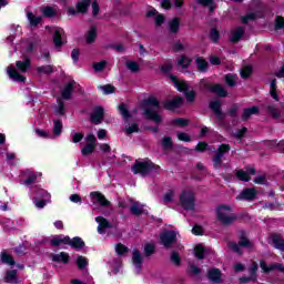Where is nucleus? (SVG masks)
<instances>
[{
  "mask_svg": "<svg viewBox=\"0 0 284 284\" xmlns=\"http://www.w3.org/2000/svg\"><path fill=\"white\" fill-rule=\"evenodd\" d=\"M16 68L13 65H10L7 69L8 77L12 79L16 83H26V77L19 72L24 73L30 70V59L26 58L23 61H17Z\"/></svg>",
  "mask_w": 284,
  "mask_h": 284,
  "instance_id": "nucleus-1",
  "label": "nucleus"
},
{
  "mask_svg": "<svg viewBox=\"0 0 284 284\" xmlns=\"http://www.w3.org/2000/svg\"><path fill=\"white\" fill-rule=\"evenodd\" d=\"M144 108L146 119H150V121H153L154 123H161L163 121V118L156 112V110H159V100L156 98L151 95L144 100Z\"/></svg>",
  "mask_w": 284,
  "mask_h": 284,
  "instance_id": "nucleus-2",
  "label": "nucleus"
},
{
  "mask_svg": "<svg viewBox=\"0 0 284 284\" xmlns=\"http://www.w3.org/2000/svg\"><path fill=\"white\" fill-rule=\"evenodd\" d=\"M216 219L222 225H230L234 223L236 216L232 213V207L227 205H220L216 209Z\"/></svg>",
  "mask_w": 284,
  "mask_h": 284,
  "instance_id": "nucleus-3",
  "label": "nucleus"
},
{
  "mask_svg": "<svg viewBox=\"0 0 284 284\" xmlns=\"http://www.w3.org/2000/svg\"><path fill=\"white\" fill-rule=\"evenodd\" d=\"M170 79L178 92H184L187 103H193L196 94L194 93V91H189L190 85H187V82L183 80H178L174 75H170Z\"/></svg>",
  "mask_w": 284,
  "mask_h": 284,
  "instance_id": "nucleus-4",
  "label": "nucleus"
},
{
  "mask_svg": "<svg viewBox=\"0 0 284 284\" xmlns=\"http://www.w3.org/2000/svg\"><path fill=\"white\" fill-rule=\"evenodd\" d=\"M152 170H154V163L150 160H138L132 166L133 174H141L142 176L150 174Z\"/></svg>",
  "mask_w": 284,
  "mask_h": 284,
  "instance_id": "nucleus-5",
  "label": "nucleus"
},
{
  "mask_svg": "<svg viewBox=\"0 0 284 284\" xmlns=\"http://www.w3.org/2000/svg\"><path fill=\"white\" fill-rule=\"evenodd\" d=\"M33 203L38 210H43L50 203V193L43 189H39L33 197Z\"/></svg>",
  "mask_w": 284,
  "mask_h": 284,
  "instance_id": "nucleus-6",
  "label": "nucleus"
},
{
  "mask_svg": "<svg viewBox=\"0 0 284 284\" xmlns=\"http://www.w3.org/2000/svg\"><path fill=\"white\" fill-rule=\"evenodd\" d=\"M243 247H252V243L247 240L244 231L240 232V242L239 244L231 243L230 248L236 254H243Z\"/></svg>",
  "mask_w": 284,
  "mask_h": 284,
  "instance_id": "nucleus-7",
  "label": "nucleus"
},
{
  "mask_svg": "<svg viewBox=\"0 0 284 284\" xmlns=\"http://www.w3.org/2000/svg\"><path fill=\"white\" fill-rule=\"evenodd\" d=\"M180 203L183 210H194V194L190 191H184L180 196Z\"/></svg>",
  "mask_w": 284,
  "mask_h": 284,
  "instance_id": "nucleus-8",
  "label": "nucleus"
},
{
  "mask_svg": "<svg viewBox=\"0 0 284 284\" xmlns=\"http://www.w3.org/2000/svg\"><path fill=\"white\" fill-rule=\"evenodd\" d=\"M51 32H53V43L55 48H61L63 43H65V33L63 29L59 27L51 28Z\"/></svg>",
  "mask_w": 284,
  "mask_h": 284,
  "instance_id": "nucleus-9",
  "label": "nucleus"
},
{
  "mask_svg": "<svg viewBox=\"0 0 284 284\" xmlns=\"http://www.w3.org/2000/svg\"><path fill=\"white\" fill-rule=\"evenodd\" d=\"M161 243L164 245V247H170L174 241H176V232L174 231H165L160 235Z\"/></svg>",
  "mask_w": 284,
  "mask_h": 284,
  "instance_id": "nucleus-10",
  "label": "nucleus"
},
{
  "mask_svg": "<svg viewBox=\"0 0 284 284\" xmlns=\"http://www.w3.org/2000/svg\"><path fill=\"white\" fill-rule=\"evenodd\" d=\"M103 116H105V112L103 111V108L95 106L93 109V112L90 115L91 123H94V125H99L103 121Z\"/></svg>",
  "mask_w": 284,
  "mask_h": 284,
  "instance_id": "nucleus-11",
  "label": "nucleus"
},
{
  "mask_svg": "<svg viewBox=\"0 0 284 284\" xmlns=\"http://www.w3.org/2000/svg\"><path fill=\"white\" fill-rule=\"evenodd\" d=\"M90 1L91 0H84L83 2H78L74 9H68V14L69 17H74V14H77V12H81L82 14H85V12H88V8L90 7Z\"/></svg>",
  "mask_w": 284,
  "mask_h": 284,
  "instance_id": "nucleus-12",
  "label": "nucleus"
},
{
  "mask_svg": "<svg viewBox=\"0 0 284 284\" xmlns=\"http://www.w3.org/2000/svg\"><path fill=\"white\" fill-rule=\"evenodd\" d=\"M254 174H256V170H254V168H250L246 171L244 170L235 171L236 179H239V181H244L245 183H247V181L251 180L250 176H254Z\"/></svg>",
  "mask_w": 284,
  "mask_h": 284,
  "instance_id": "nucleus-13",
  "label": "nucleus"
},
{
  "mask_svg": "<svg viewBox=\"0 0 284 284\" xmlns=\"http://www.w3.org/2000/svg\"><path fill=\"white\" fill-rule=\"evenodd\" d=\"M95 223H98L99 234H105V232L112 227V224L103 216L95 217Z\"/></svg>",
  "mask_w": 284,
  "mask_h": 284,
  "instance_id": "nucleus-14",
  "label": "nucleus"
},
{
  "mask_svg": "<svg viewBox=\"0 0 284 284\" xmlns=\"http://www.w3.org/2000/svg\"><path fill=\"white\" fill-rule=\"evenodd\" d=\"M254 199H256V190L254 189H245L236 196V201H254Z\"/></svg>",
  "mask_w": 284,
  "mask_h": 284,
  "instance_id": "nucleus-15",
  "label": "nucleus"
},
{
  "mask_svg": "<svg viewBox=\"0 0 284 284\" xmlns=\"http://www.w3.org/2000/svg\"><path fill=\"white\" fill-rule=\"evenodd\" d=\"M181 105H183V98L180 97L164 103L165 110H169L170 112H176Z\"/></svg>",
  "mask_w": 284,
  "mask_h": 284,
  "instance_id": "nucleus-16",
  "label": "nucleus"
},
{
  "mask_svg": "<svg viewBox=\"0 0 284 284\" xmlns=\"http://www.w3.org/2000/svg\"><path fill=\"white\" fill-rule=\"evenodd\" d=\"M229 150H230V145L227 144H222L217 149V154L213 159L214 168H219V165H221V159H223V156L225 155V153H227Z\"/></svg>",
  "mask_w": 284,
  "mask_h": 284,
  "instance_id": "nucleus-17",
  "label": "nucleus"
},
{
  "mask_svg": "<svg viewBox=\"0 0 284 284\" xmlns=\"http://www.w3.org/2000/svg\"><path fill=\"white\" fill-rule=\"evenodd\" d=\"M209 276V281L212 284H219L222 281V274H221V270L219 268H211L207 273Z\"/></svg>",
  "mask_w": 284,
  "mask_h": 284,
  "instance_id": "nucleus-18",
  "label": "nucleus"
},
{
  "mask_svg": "<svg viewBox=\"0 0 284 284\" xmlns=\"http://www.w3.org/2000/svg\"><path fill=\"white\" fill-rule=\"evenodd\" d=\"M132 261L133 265L135 266V272L141 274V265H143V256L141 255V252L134 250Z\"/></svg>",
  "mask_w": 284,
  "mask_h": 284,
  "instance_id": "nucleus-19",
  "label": "nucleus"
},
{
  "mask_svg": "<svg viewBox=\"0 0 284 284\" xmlns=\"http://www.w3.org/2000/svg\"><path fill=\"white\" fill-rule=\"evenodd\" d=\"M270 242L272 245H274L275 250H280L281 252H284V239L281 237L278 234H273L270 237Z\"/></svg>",
  "mask_w": 284,
  "mask_h": 284,
  "instance_id": "nucleus-20",
  "label": "nucleus"
},
{
  "mask_svg": "<svg viewBox=\"0 0 284 284\" xmlns=\"http://www.w3.org/2000/svg\"><path fill=\"white\" fill-rule=\"evenodd\" d=\"M90 196H91L92 201H95L97 203H100L102 205V207H108V205H110V201H108L105 199V196H103L99 192H91Z\"/></svg>",
  "mask_w": 284,
  "mask_h": 284,
  "instance_id": "nucleus-21",
  "label": "nucleus"
},
{
  "mask_svg": "<svg viewBox=\"0 0 284 284\" xmlns=\"http://www.w3.org/2000/svg\"><path fill=\"white\" fill-rule=\"evenodd\" d=\"M68 243H70V236L58 235L51 240V245L53 247H59L61 245H68Z\"/></svg>",
  "mask_w": 284,
  "mask_h": 284,
  "instance_id": "nucleus-22",
  "label": "nucleus"
},
{
  "mask_svg": "<svg viewBox=\"0 0 284 284\" xmlns=\"http://www.w3.org/2000/svg\"><path fill=\"white\" fill-rule=\"evenodd\" d=\"M22 176H24L27 180L24 181V185H32L37 181V176H41V173L36 174L34 172L27 170L22 172Z\"/></svg>",
  "mask_w": 284,
  "mask_h": 284,
  "instance_id": "nucleus-23",
  "label": "nucleus"
},
{
  "mask_svg": "<svg viewBox=\"0 0 284 284\" xmlns=\"http://www.w3.org/2000/svg\"><path fill=\"white\" fill-rule=\"evenodd\" d=\"M243 34H245V30L243 27L236 28L231 32L230 41L231 43H236L237 41H241L243 39Z\"/></svg>",
  "mask_w": 284,
  "mask_h": 284,
  "instance_id": "nucleus-24",
  "label": "nucleus"
},
{
  "mask_svg": "<svg viewBox=\"0 0 284 284\" xmlns=\"http://www.w3.org/2000/svg\"><path fill=\"white\" fill-rule=\"evenodd\" d=\"M143 207V204L134 202L130 207V212L133 213L134 216H140V214H148Z\"/></svg>",
  "mask_w": 284,
  "mask_h": 284,
  "instance_id": "nucleus-25",
  "label": "nucleus"
},
{
  "mask_svg": "<svg viewBox=\"0 0 284 284\" xmlns=\"http://www.w3.org/2000/svg\"><path fill=\"white\" fill-rule=\"evenodd\" d=\"M52 261H54V263H69L70 261V255L65 252H61L60 254H53L52 255Z\"/></svg>",
  "mask_w": 284,
  "mask_h": 284,
  "instance_id": "nucleus-26",
  "label": "nucleus"
},
{
  "mask_svg": "<svg viewBox=\"0 0 284 284\" xmlns=\"http://www.w3.org/2000/svg\"><path fill=\"white\" fill-rule=\"evenodd\" d=\"M74 81L69 82L67 85H64V89L62 90V99L68 101L70 97H72V90L74 89Z\"/></svg>",
  "mask_w": 284,
  "mask_h": 284,
  "instance_id": "nucleus-27",
  "label": "nucleus"
},
{
  "mask_svg": "<svg viewBox=\"0 0 284 284\" xmlns=\"http://www.w3.org/2000/svg\"><path fill=\"white\" fill-rule=\"evenodd\" d=\"M67 245L72 246L74 250H83V247H85V243L83 242V240H81V237H73V240H70L69 237V242Z\"/></svg>",
  "mask_w": 284,
  "mask_h": 284,
  "instance_id": "nucleus-28",
  "label": "nucleus"
},
{
  "mask_svg": "<svg viewBox=\"0 0 284 284\" xmlns=\"http://www.w3.org/2000/svg\"><path fill=\"white\" fill-rule=\"evenodd\" d=\"M258 271V264L257 263H254L252 266H251V277H241L240 281L241 283H250V281H256V272Z\"/></svg>",
  "mask_w": 284,
  "mask_h": 284,
  "instance_id": "nucleus-29",
  "label": "nucleus"
},
{
  "mask_svg": "<svg viewBox=\"0 0 284 284\" xmlns=\"http://www.w3.org/2000/svg\"><path fill=\"white\" fill-rule=\"evenodd\" d=\"M27 19L32 28L39 26V23L42 21V18L32 14V11L27 12Z\"/></svg>",
  "mask_w": 284,
  "mask_h": 284,
  "instance_id": "nucleus-30",
  "label": "nucleus"
},
{
  "mask_svg": "<svg viewBox=\"0 0 284 284\" xmlns=\"http://www.w3.org/2000/svg\"><path fill=\"white\" fill-rule=\"evenodd\" d=\"M210 92H213L214 94H217V97H227V91L225 88L221 87V84H215L214 87H211Z\"/></svg>",
  "mask_w": 284,
  "mask_h": 284,
  "instance_id": "nucleus-31",
  "label": "nucleus"
},
{
  "mask_svg": "<svg viewBox=\"0 0 284 284\" xmlns=\"http://www.w3.org/2000/svg\"><path fill=\"white\" fill-rule=\"evenodd\" d=\"M261 17H263L261 11L251 12L246 17L242 18V23H250V21H254L255 19H261Z\"/></svg>",
  "mask_w": 284,
  "mask_h": 284,
  "instance_id": "nucleus-32",
  "label": "nucleus"
},
{
  "mask_svg": "<svg viewBox=\"0 0 284 284\" xmlns=\"http://www.w3.org/2000/svg\"><path fill=\"white\" fill-rule=\"evenodd\" d=\"M210 108L214 112V114L217 115L219 119H221V116H223V113L221 112V101H219V100L212 101L210 103Z\"/></svg>",
  "mask_w": 284,
  "mask_h": 284,
  "instance_id": "nucleus-33",
  "label": "nucleus"
},
{
  "mask_svg": "<svg viewBox=\"0 0 284 284\" xmlns=\"http://www.w3.org/2000/svg\"><path fill=\"white\" fill-rule=\"evenodd\" d=\"M179 28H181V21L179 20V18H174V19L169 23V30H170V32H172L173 34H175V32H179Z\"/></svg>",
  "mask_w": 284,
  "mask_h": 284,
  "instance_id": "nucleus-34",
  "label": "nucleus"
},
{
  "mask_svg": "<svg viewBox=\"0 0 284 284\" xmlns=\"http://www.w3.org/2000/svg\"><path fill=\"white\" fill-rule=\"evenodd\" d=\"M195 258H199L200 261H203L205 258V247H203V244H197L195 246Z\"/></svg>",
  "mask_w": 284,
  "mask_h": 284,
  "instance_id": "nucleus-35",
  "label": "nucleus"
},
{
  "mask_svg": "<svg viewBox=\"0 0 284 284\" xmlns=\"http://www.w3.org/2000/svg\"><path fill=\"white\" fill-rule=\"evenodd\" d=\"M190 63H192V60L185 55H182L178 61V65L179 68H182V70H187V68H190Z\"/></svg>",
  "mask_w": 284,
  "mask_h": 284,
  "instance_id": "nucleus-36",
  "label": "nucleus"
},
{
  "mask_svg": "<svg viewBox=\"0 0 284 284\" xmlns=\"http://www.w3.org/2000/svg\"><path fill=\"white\" fill-rule=\"evenodd\" d=\"M61 132H63V122L61 120L53 121V134L57 136H61Z\"/></svg>",
  "mask_w": 284,
  "mask_h": 284,
  "instance_id": "nucleus-37",
  "label": "nucleus"
},
{
  "mask_svg": "<svg viewBox=\"0 0 284 284\" xmlns=\"http://www.w3.org/2000/svg\"><path fill=\"white\" fill-rule=\"evenodd\" d=\"M4 281L6 283H11V284L19 283L17 281V271H8L7 275L4 276Z\"/></svg>",
  "mask_w": 284,
  "mask_h": 284,
  "instance_id": "nucleus-38",
  "label": "nucleus"
},
{
  "mask_svg": "<svg viewBox=\"0 0 284 284\" xmlns=\"http://www.w3.org/2000/svg\"><path fill=\"white\" fill-rule=\"evenodd\" d=\"M252 114H258L257 106H251L248 109H245L243 113V121H247V119H250Z\"/></svg>",
  "mask_w": 284,
  "mask_h": 284,
  "instance_id": "nucleus-39",
  "label": "nucleus"
},
{
  "mask_svg": "<svg viewBox=\"0 0 284 284\" xmlns=\"http://www.w3.org/2000/svg\"><path fill=\"white\" fill-rule=\"evenodd\" d=\"M53 113L55 114V116H63L65 114V104H63V102H59L53 108Z\"/></svg>",
  "mask_w": 284,
  "mask_h": 284,
  "instance_id": "nucleus-40",
  "label": "nucleus"
},
{
  "mask_svg": "<svg viewBox=\"0 0 284 284\" xmlns=\"http://www.w3.org/2000/svg\"><path fill=\"white\" fill-rule=\"evenodd\" d=\"M195 63L200 70V72H207V61L203 58H197Z\"/></svg>",
  "mask_w": 284,
  "mask_h": 284,
  "instance_id": "nucleus-41",
  "label": "nucleus"
},
{
  "mask_svg": "<svg viewBox=\"0 0 284 284\" xmlns=\"http://www.w3.org/2000/svg\"><path fill=\"white\" fill-rule=\"evenodd\" d=\"M172 125H178L179 128H187V125H190V121L187 119L179 118L172 120Z\"/></svg>",
  "mask_w": 284,
  "mask_h": 284,
  "instance_id": "nucleus-42",
  "label": "nucleus"
},
{
  "mask_svg": "<svg viewBox=\"0 0 284 284\" xmlns=\"http://www.w3.org/2000/svg\"><path fill=\"white\" fill-rule=\"evenodd\" d=\"M226 83L230 88H234L236 85V81H239V75L237 74H227L225 77Z\"/></svg>",
  "mask_w": 284,
  "mask_h": 284,
  "instance_id": "nucleus-43",
  "label": "nucleus"
},
{
  "mask_svg": "<svg viewBox=\"0 0 284 284\" xmlns=\"http://www.w3.org/2000/svg\"><path fill=\"white\" fill-rule=\"evenodd\" d=\"M95 39H97V28L92 27L88 32L87 42L94 43Z\"/></svg>",
  "mask_w": 284,
  "mask_h": 284,
  "instance_id": "nucleus-44",
  "label": "nucleus"
},
{
  "mask_svg": "<svg viewBox=\"0 0 284 284\" xmlns=\"http://www.w3.org/2000/svg\"><path fill=\"white\" fill-rule=\"evenodd\" d=\"M0 261L7 265H14V260H12V256L8 255V253H1Z\"/></svg>",
  "mask_w": 284,
  "mask_h": 284,
  "instance_id": "nucleus-45",
  "label": "nucleus"
},
{
  "mask_svg": "<svg viewBox=\"0 0 284 284\" xmlns=\"http://www.w3.org/2000/svg\"><path fill=\"white\" fill-rule=\"evenodd\" d=\"M126 68L132 72H139V70H141V67L135 61H128Z\"/></svg>",
  "mask_w": 284,
  "mask_h": 284,
  "instance_id": "nucleus-46",
  "label": "nucleus"
},
{
  "mask_svg": "<svg viewBox=\"0 0 284 284\" xmlns=\"http://www.w3.org/2000/svg\"><path fill=\"white\" fill-rule=\"evenodd\" d=\"M115 252H116L118 256H123V254H126V252H128V246H125L123 244H116Z\"/></svg>",
  "mask_w": 284,
  "mask_h": 284,
  "instance_id": "nucleus-47",
  "label": "nucleus"
},
{
  "mask_svg": "<svg viewBox=\"0 0 284 284\" xmlns=\"http://www.w3.org/2000/svg\"><path fill=\"white\" fill-rule=\"evenodd\" d=\"M119 111L125 121H128V119H130V112L128 111V106L125 104H121L119 106Z\"/></svg>",
  "mask_w": 284,
  "mask_h": 284,
  "instance_id": "nucleus-48",
  "label": "nucleus"
},
{
  "mask_svg": "<svg viewBox=\"0 0 284 284\" xmlns=\"http://www.w3.org/2000/svg\"><path fill=\"white\" fill-rule=\"evenodd\" d=\"M77 264L80 270H85V267L88 266V260L83 256H79L77 258Z\"/></svg>",
  "mask_w": 284,
  "mask_h": 284,
  "instance_id": "nucleus-49",
  "label": "nucleus"
},
{
  "mask_svg": "<svg viewBox=\"0 0 284 284\" xmlns=\"http://www.w3.org/2000/svg\"><path fill=\"white\" fill-rule=\"evenodd\" d=\"M40 74H51L53 72L52 65H43L38 68Z\"/></svg>",
  "mask_w": 284,
  "mask_h": 284,
  "instance_id": "nucleus-50",
  "label": "nucleus"
},
{
  "mask_svg": "<svg viewBox=\"0 0 284 284\" xmlns=\"http://www.w3.org/2000/svg\"><path fill=\"white\" fill-rule=\"evenodd\" d=\"M105 65H108V62L101 61L93 64V70L95 72H102V70H105Z\"/></svg>",
  "mask_w": 284,
  "mask_h": 284,
  "instance_id": "nucleus-51",
  "label": "nucleus"
},
{
  "mask_svg": "<svg viewBox=\"0 0 284 284\" xmlns=\"http://www.w3.org/2000/svg\"><path fill=\"white\" fill-rule=\"evenodd\" d=\"M102 90L103 94H114V87L111 84L99 87Z\"/></svg>",
  "mask_w": 284,
  "mask_h": 284,
  "instance_id": "nucleus-52",
  "label": "nucleus"
},
{
  "mask_svg": "<svg viewBox=\"0 0 284 284\" xmlns=\"http://www.w3.org/2000/svg\"><path fill=\"white\" fill-rule=\"evenodd\" d=\"M42 14L44 17H54L57 14V11H54V9H52L51 7H44L42 9Z\"/></svg>",
  "mask_w": 284,
  "mask_h": 284,
  "instance_id": "nucleus-53",
  "label": "nucleus"
},
{
  "mask_svg": "<svg viewBox=\"0 0 284 284\" xmlns=\"http://www.w3.org/2000/svg\"><path fill=\"white\" fill-rule=\"evenodd\" d=\"M71 136H72V143H80V141H83V133H77L72 131Z\"/></svg>",
  "mask_w": 284,
  "mask_h": 284,
  "instance_id": "nucleus-54",
  "label": "nucleus"
},
{
  "mask_svg": "<svg viewBox=\"0 0 284 284\" xmlns=\"http://www.w3.org/2000/svg\"><path fill=\"white\" fill-rule=\"evenodd\" d=\"M92 152H94V144H87V145L82 149V155H83V156H88V154H92Z\"/></svg>",
  "mask_w": 284,
  "mask_h": 284,
  "instance_id": "nucleus-55",
  "label": "nucleus"
},
{
  "mask_svg": "<svg viewBox=\"0 0 284 284\" xmlns=\"http://www.w3.org/2000/svg\"><path fill=\"white\" fill-rule=\"evenodd\" d=\"M201 6H207L210 8V12H214V2L212 0H197Z\"/></svg>",
  "mask_w": 284,
  "mask_h": 284,
  "instance_id": "nucleus-56",
  "label": "nucleus"
},
{
  "mask_svg": "<svg viewBox=\"0 0 284 284\" xmlns=\"http://www.w3.org/2000/svg\"><path fill=\"white\" fill-rule=\"evenodd\" d=\"M242 79H247L252 74V67H245L240 71Z\"/></svg>",
  "mask_w": 284,
  "mask_h": 284,
  "instance_id": "nucleus-57",
  "label": "nucleus"
},
{
  "mask_svg": "<svg viewBox=\"0 0 284 284\" xmlns=\"http://www.w3.org/2000/svg\"><path fill=\"white\" fill-rule=\"evenodd\" d=\"M126 134H134V132H139V124L133 123L129 126H125Z\"/></svg>",
  "mask_w": 284,
  "mask_h": 284,
  "instance_id": "nucleus-58",
  "label": "nucleus"
},
{
  "mask_svg": "<svg viewBox=\"0 0 284 284\" xmlns=\"http://www.w3.org/2000/svg\"><path fill=\"white\" fill-rule=\"evenodd\" d=\"M210 39L211 41H213V43H216V41L221 39V34L217 32L216 29L211 30Z\"/></svg>",
  "mask_w": 284,
  "mask_h": 284,
  "instance_id": "nucleus-59",
  "label": "nucleus"
},
{
  "mask_svg": "<svg viewBox=\"0 0 284 284\" xmlns=\"http://www.w3.org/2000/svg\"><path fill=\"white\" fill-rule=\"evenodd\" d=\"M174 199V191H168L164 195L163 202L165 204L172 203V200Z\"/></svg>",
  "mask_w": 284,
  "mask_h": 284,
  "instance_id": "nucleus-60",
  "label": "nucleus"
},
{
  "mask_svg": "<svg viewBox=\"0 0 284 284\" xmlns=\"http://www.w3.org/2000/svg\"><path fill=\"white\" fill-rule=\"evenodd\" d=\"M162 145L164 150H169V148H172V138L166 136L162 140Z\"/></svg>",
  "mask_w": 284,
  "mask_h": 284,
  "instance_id": "nucleus-61",
  "label": "nucleus"
},
{
  "mask_svg": "<svg viewBox=\"0 0 284 284\" xmlns=\"http://www.w3.org/2000/svg\"><path fill=\"white\" fill-rule=\"evenodd\" d=\"M192 234H194L195 236H201V234H203V226H200V225L193 226Z\"/></svg>",
  "mask_w": 284,
  "mask_h": 284,
  "instance_id": "nucleus-62",
  "label": "nucleus"
},
{
  "mask_svg": "<svg viewBox=\"0 0 284 284\" xmlns=\"http://www.w3.org/2000/svg\"><path fill=\"white\" fill-rule=\"evenodd\" d=\"M179 141H185L186 143L190 142V135L185 132L178 133Z\"/></svg>",
  "mask_w": 284,
  "mask_h": 284,
  "instance_id": "nucleus-63",
  "label": "nucleus"
},
{
  "mask_svg": "<svg viewBox=\"0 0 284 284\" xmlns=\"http://www.w3.org/2000/svg\"><path fill=\"white\" fill-rule=\"evenodd\" d=\"M144 252H145L146 256L154 254V244H146L144 247Z\"/></svg>",
  "mask_w": 284,
  "mask_h": 284,
  "instance_id": "nucleus-64",
  "label": "nucleus"
}]
</instances>
